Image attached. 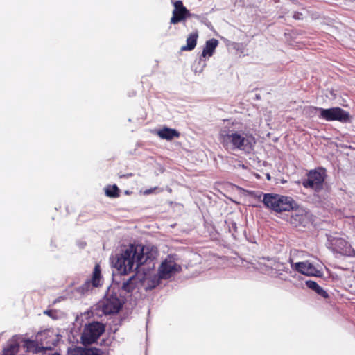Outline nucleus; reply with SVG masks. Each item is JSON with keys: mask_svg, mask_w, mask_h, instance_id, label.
<instances>
[{"mask_svg": "<svg viewBox=\"0 0 355 355\" xmlns=\"http://www.w3.org/2000/svg\"><path fill=\"white\" fill-rule=\"evenodd\" d=\"M158 256V250L155 246L130 245L117 258L115 267L123 275L137 270L141 265L151 262Z\"/></svg>", "mask_w": 355, "mask_h": 355, "instance_id": "obj_1", "label": "nucleus"}, {"mask_svg": "<svg viewBox=\"0 0 355 355\" xmlns=\"http://www.w3.org/2000/svg\"><path fill=\"white\" fill-rule=\"evenodd\" d=\"M219 140L226 150H239L246 153H250L256 144L252 133L236 128L221 130Z\"/></svg>", "mask_w": 355, "mask_h": 355, "instance_id": "obj_2", "label": "nucleus"}, {"mask_svg": "<svg viewBox=\"0 0 355 355\" xmlns=\"http://www.w3.org/2000/svg\"><path fill=\"white\" fill-rule=\"evenodd\" d=\"M263 203L266 207L276 212L295 211L302 215L304 210L300 207L296 201L290 196L274 193H266L263 198Z\"/></svg>", "mask_w": 355, "mask_h": 355, "instance_id": "obj_3", "label": "nucleus"}, {"mask_svg": "<svg viewBox=\"0 0 355 355\" xmlns=\"http://www.w3.org/2000/svg\"><path fill=\"white\" fill-rule=\"evenodd\" d=\"M307 178L302 180V184L306 189H311L315 192H320L324 188V184L327 176L325 168L318 167L310 170L306 173Z\"/></svg>", "mask_w": 355, "mask_h": 355, "instance_id": "obj_4", "label": "nucleus"}, {"mask_svg": "<svg viewBox=\"0 0 355 355\" xmlns=\"http://www.w3.org/2000/svg\"><path fill=\"white\" fill-rule=\"evenodd\" d=\"M307 109L310 111H320V114L319 117L327 121H338L342 123H346L349 121L350 118L349 112L339 107L324 109L310 106Z\"/></svg>", "mask_w": 355, "mask_h": 355, "instance_id": "obj_5", "label": "nucleus"}, {"mask_svg": "<svg viewBox=\"0 0 355 355\" xmlns=\"http://www.w3.org/2000/svg\"><path fill=\"white\" fill-rule=\"evenodd\" d=\"M105 331V325L99 322H92L86 325L81 336L84 345H91L97 341Z\"/></svg>", "mask_w": 355, "mask_h": 355, "instance_id": "obj_6", "label": "nucleus"}, {"mask_svg": "<svg viewBox=\"0 0 355 355\" xmlns=\"http://www.w3.org/2000/svg\"><path fill=\"white\" fill-rule=\"evenodd\" d=\"M122 306L123 304L116 295L106 297L101 302V309L105 315L117 313Z\"/></svg>", "mask_w": 355, "mask_h": 355, "instance_id": "obj_7", "label": "nucleus"}, {"mask_svg": "<svg viewBox=\"0 0 355 355\" xmlns=\"http://www.w3.org/2000/svg\"><path fill=\"white\" fill-rule=\"evenodd\" d=\"M174 9L172 12V17L170 19L171 24H177L184 21L186 19L191 17L189 10L184 6L180 0L175 1L173 3Z\"/></svg>", "mask_w": 355, "mask_h": 355, "instance_id": "obj_8", "label": "nucleus"}, {"mask_svg": "<svg viewBox=\"0 0 355 355\" xmlns=\"http://www.w3.org/2000/svg\"><path fill=\"white\" fill-rule=\"evenodd\" d=\"M55 345V340H48L46 344L41 342L40 344L34 340H26L24 341V347L28 352L39 353L46 350H51Z\"/></svg>", "mask_w": 355, "mask_h": 355, "instance_id": "obj_9", "label": "nucleus"}, {"mask_svg": "<svg viewBox=\"0 0 355 355\" xmlns=\"http://www.w3.org/2000/svg\"><path fill=\"white\" fill-rule=\"evenodd\" d=\"M180 266L173 260L165 259L160 265L158 272L161 279H167L171 277L173 273L178 271Z\"/></svg>", "mask_w": 355, "mask_h": 355, "instance_id": "obj_10", "label": "nucleus"}, {"mask_svg": "<svg viewBox=\"0 0 355 355\" xmlns=\"http://www.w3.org/2000/svg\"><path fill=\"white\" fill-rule=\"evenodd\" d=\"M241 194L246 202L252 207H257L258 204L263 202L264 193L259 191H250L245 189H241Z\"/></svg>", "mask_w": 355, "mask_h": 355, "instance_id": "obj_11", "label": "nucleus"}, {"mask_svg": "<svg viewBox=\"0 0 355 355\" xmlns=\"http://www.w3.org/2000/svg\"><path fill=\"white\" fill-rule=\"evenodd\" d=\"M295 269L297 272L306 276H317L319 272L318 269L309 261L296 263Z\"/></svg>", "mask_w": 355, "mask_h": 355, "instance_id": "obj_12", "label": "nucleus"}, {"mask_svg": "<svg viewBox=\"0 0 355 355\" xmlns=\"http://www.w3.org/2000/svg\"><path fill=\"white\" fill-rule=\"evenodd\" d=\"M329 240L334 250L338 252L346 253L347 252V249L349 248L348 242L343 238L332 237L331 236H329Z\"/></svg>", "mask_w": 355, "mask_h": 355, "instance_id": "obj_13", "label": "nucleus"}, {"mask_svg": "<svg viewBox=\"0 0 355 355\" xmlns=\"http://www.w3.org/2000/svg\"><path fill=\"white\" fill-rule=\"evenodd\" d=\"M157 135L162 139L172 140L174 138H178L180 134L175 129L164 128L157 132Z\"/></svg>", "mask_w": 355, "mask_h": 355, "instance_id": "obj_14", "label": "nucleus"}, {"mask_svg": "<svg viewBox=\"0 0 355 355\" xmlns=\"http://www.w3.org/2000/svg\"><path fill=\"white\" fill-rule=\"evenodd\" d=\"M218 44V41L216 39L213 38L207 40L202 50V56L204 58L212 56Z\"/></svg>", "mask_w": 355, "mask_h": 355, "instance_id": "obj_15", "label": "nucleus"}, {"mask_svg": "<svg viewBox=\"0 0 355 355\" xmlns=\"http://www.w3.org/2000/svg\"><path fill=\"white\" fill-rule=\"evenodd\" d=\"M101 270L99 264H96L92 273V277L90 282H86L85 284L92 283L94 287H98L102 284Z\"/></svg>", "mask_w": 355, "mask_h": 355, "instance_id": "obj_16", "label": "nucleus"}, {"mask_svg": "<svg viewBox=\"0 0 355 355\" xmlns=\"http://www.w3.org/2000/svg\"><path fill=\"white\" fill-rule=\"evenodd\" d=\"M198 32L191 33L187 38V45L182 46V51H191L197 44Z\"/></svg>", "mask_w": 355, "mask_h": 355, "instance_id": "obj_17", "label": "nucleus"}, {"mask_svg": "<svg viewBox=\"0 0 355 355\" xmlns=\"http://www.w3.org/2000/svg\"><path fill=\"white\" fill-rule=\"evenodd\" d=\"M308 288L315 291L318 295L322 296L324 298H328V293L315 282L314 281H306V282Z\"/></svg>", "mask_w": 355, "mask_h": 355, "instance_id": "obj_18", "label": "nucleus"}, {"mask_svg": "<svg viewBox=\"0 0 355 355\" xmlns=\"http://www.w3.org/2000/svg\"><path fill=\"white\" fill-rule=\"evenodd\" d=\"M19 349V345L16 341H10L3 349L2 355H15Z\"/></svg>", "mask_w": 355, "mask_h": 355, "instance_id": "obj_19", "label": "nucleus"}, {"mask_svg": "<svg viewBox=\"0 0 355 355\" xmlns=\"http://www.w3.org/2000/svg\"><path fill=\"white\" fill-rule=\"evenodd\" d=\"M136 287V281L135 275L130 277L122 285V289L128 293L132 292Z\"/></svg>", "mask_w": 355, "mask_h": 355, "instance_id": "obj_20", "label": "nucleus"}, {"mask_svg": "<svg viewBox=\"0 0 355 355\" xmlns=\"http://www.w3.org/2000/svg\"><path fill=\"white\" fill-rule=\"evenodd\" d=\"M79 355H102L101 349L92 348H80L78 350Z\"/></svg>", "mask_w": 355, "mask_h": 355, "instance_id": "obj_21", "label": "nucleus"}, {"mask_svg": "<svg viewBox=\"0 0 355 355\" xmlns=\"http://www.w3.org/2000/svg\"><path fill=\"white\" fill-rule=\"evenodd\" d=\"M119 189L116 185H113L106 188L105 194L110 198H116L119 196Z\"/></svg>", "mask_w": 355, "mask_h": 355, "instance_id": "obj_22", "label": "nucleus"}, {"mask_svg": "<svg viewBox=\"0 0 355 355\" xmlns=\"http://www.w3.org/2000/svg\"><path fill=\"white\" fill-rule=\"evenodd\" d=\"M157 189V187H155L153 189H147L144 191V194L146 195H148V194H150L153 192L154 190H155Z\"/></svg>", "mask_w": 355, "mask_h": 355, "instance_id": "obj_23", "label": "nucleus"}, {"mask_svg": "<svg viewBox=\"0 0 355 355\" xmlns=\"http://www.w3.org/2000/svg\"><path fill=\"white\" fill-rule=\"evenodd\" d=\"M44 314L47 315L51 317L52 314H53V311L51 310H46V311H44Z\"/></svg>", "mask_w": 355, "mask_h": 355, "instance_id": "obj_24", "label": "nucleus"}, {"mask_svg": "<svg viewBox=\"0 0 355 355\" xmlns=\"http://www.w3.org/2000/svg\"><path fill=\"white\" fill-rule=\"evenodd\" d=\"M45 335H46V333H44V334H41L40 336L43 337V336H44Z\"/></svg>", "mask_w": 355, "mask_h": 355, "instance_id": "obj_25", "label": "nucleus"}, {"mask_svg": "<svg viewBox=\"0 0 355 355\" xmlns=\"http://www.w3.org/2000/svg\"><path fill=\"white\" fill-rule=\"evenodd\" d=\"M40 340H42V342H43L44 344H46V343L47 342V341H46V342L43 341L42 338H40Z\"/></svg>", "mask_w": 355, "mask_h": 355, "instance_id": "obj_26", "label": "nucleus"}, {"mask_svg": "<svg viewBox=\"0 0 355 355\" xmlns=\"http://www.w3.org/2000/svg\"><path fill=\"white\" fill-rule=\"evenodd\" d=\"M175 224L171 225V227H173H173H175Z\"/></svg>", "mask_w": 355, "mask_h": 355, "instance_id": "obj_27", "label": "nucleus"}]
</instances>
